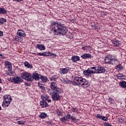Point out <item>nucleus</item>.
I'll list each match as a JSON object with an SVG mask.
<instances>
[{"instance_id": "24", "label": "nucleus", "mask_w": 126, "mask_h": 126, "mask_svg": "<svg viewBox=\"0 0 126 126\" xmlns=\"http://www.w3.org/2000/svg\"><path fill=\"white\" fill-rule=\"evenodd\" d=\"M53 91H56V92L57 93H58L59 94H62V93H63V90L59 88L58 87H56V89Z\"/></svg>"}, {"instance_id": "34", "label": "nucleus", "mask_w": 126, "mask_h": 126, "mask_svg": "<svg viewBox=\"0 0 126 126\" xmlns=\"http://www.w3.org/2000/svg\"><path fill=\"white\" fill-rule=\"evenodd\" d=\"M60 121H61V122H63V123H65V122H66V121H67V120L65 116H64L63 117H62L60 119Z\"/></svg>"}, {"instance_id": "51", "label": "nucleus", "mask_w": 126, "mask_h": 126, "mask_svg": "<svg viewBox=\"0 0 126 126\" xmlns=\"http://www.w3.org/2000/svg\"><path fill=\"white\" fill-rule=\"evenodd\" d=\"M2 36H3V32L0 31V36L2 37Z\"/></svg>"}, {"instance_id": "53", "label": "nucleus", "mask_w": 126, "mask_h": 126, "mask_svg": "<svg viewBox=\"0 0 126 126\" xmlns=\"http://www.w3.org/2000/svg\"><path fill=\"white\" fill-rule=\"evenodd\" d=\"M0 58H1V59H4V56H2V54H0Z\"/></svg>"}, {"instance_id": "61", "label": "nucleus", "mask_w": 126, "mask_h": 126, "mask_svg": "<svg viewBox=\"0 0 126 126\" xmlns=\"http://www.w3.org/2000/svg\"><path fill=\"white\" fill-rule=\"evenodd\" d=\"M77 112H78V109H75V113H77Z\"/></svg>"}, {"instance_id": "43", "label": "nucleus", "mask_w": 126, "mask_h": 126, "mask_svg": "<svg viewBox=\"0 0 126 126\" xmlns=\"http://www.w3.org/2000/svg\"><path fill=\"white\" fill-rule=\"evenodd\" d=\"M21 37L22 36H18V39H19L18 42L19 43H21V42L22 41H23V38H22Z\"/></svg>"}, {"instance_id": "40", "label": "nucleus", "mask_w": 126, "mask_h": 126, "mask_svg": "<svg viewBox=\"0 0 126 126\" xmlns=\"http://www.w3.org/2000/svg\"><path fill=\"white\" fill-rule=\"evenodd\" d=\"M96 117L97 118V119H100V120H102L103 116L100 115V114H97Z\"/></svg>"}, {"instance_id": "10", "label": "nucleus", "mask_w": 126, "mask_h": 126, "mask_svg": "<svg viewBox=\"0 0 126 126\" xmlns=\"http://www.w3.org/2000/svg\"><path fill=\"white\" fill-rule=\"evenodd\" d=\"M113 56L112 55H108L107 56L104 60V62L105 63H107L108 64H110L111 61L112 60V58Z\"/></svg>"}, {"instance_id": "2", "label": "nucleus", "mask_w": 126, "mask_h": 126, "mask_svg": "<svg viewBox=\"0 0 126 126\" xmlns=\"http://www.w3.org/2000/svg\"><path fill=\"white\" fill-rule=\"evenodd\" d=\"M12 100V98L11 96L8 95H4L3 96V101L2 104V107L3 108H6V107H8L9 105H10V102Z\"/></svg>"}, {"instance_id": "18", "label": "nucleus", "mask_w": 126, "mask_h": 126, "mask_svg": "<svg viewBox=\"0 0 126 126\" xmlns=\"http://www.w3.org/2000/svg\"><path fill=\"white\" fill-rule=\"evenodd\" d=\"M83 78L81 77H79V76L78 75H75L74 76V79L75 81H77L78 82H81Z\"/></svg>"}, {"instance_id": "42", "label": "nucleus", "mask_w": 126, "mask_h": 126, "mask_svg": "<svg viewBox=\"0 0 126 126\" xmlns=\"http://www.w3.org/2000/svg\"><path fill=\"white\" fill-rule=\"evenodd\" d=\"M119 122L121 123V124L122 123H125V119H124V118H119Z\"/></svg>"}, {"instance_id": "21", "label": "nucleus", "mask_w": 126, "mask_h": 126, "mask_svg": "<svg viewBox=\"0 0 126 126\" xmlns=\"http://www.w3.org/2000/svg\"><path fill=\"white\" fill-rule=\"evenodd\" d=\"M39 117L40 119H45V118H48L49 116L46 113L42 112L40 115H39Z\"/></svg>"}, {"instance_id": "22", "label": "nucleus", "mask_w": 126, "mask_h": 126, "mask_svg": "<svg viewBox=\"0 0 126 126\" xmlns=\"http://www.w3.org/2000/svg\"><path fill=\"white\" fill-rule=\"evenodd\" d=\"M50 98V96L47 94H42L41 95V99L43 101H48V99Z\"/></svg>"}, {"instance_id": "38", "label": "nucleus", "mask_w": 126, "mask_h": 126, "mask_svg": "<svg viewBox=\"0 0 126 126\" xmlns=\"http://www.w3.org/2000/svg\"><path fill=\"white\" fill-rule=\"evenodd\" d=\"M57 114L58 115V116H61V117H63V112H62V111H57Z\"/></svg>"}, {"instance_id": "47", "label": "nucleus", "mask_w": 126, "mask_h": 126, "mask_svg": "<svg viewBox=\"0 0 126 126\" xmlns=\"http://www.w3.org/2000/svg\"><path fill=\"white\" fill-rule=\"evenodd\" d=\"M88 48V46H86L85 47H82V49L84 51H86Z\"/></svg>"}, {"instance_id": "7", "label": "nucleus", "mask_w": 126, "mask_h": 126, "mask_svg": "<svg viewBox=\"0 0 126 126\" xmlns=\"http://www.w3.org/2000/svg\"><path fill=\"white\" fill-rule=\"evenodd\" d=\"M65 117L67 121H69V120L70 119L71 120V121H72V122H73V123H76V122H77L78 121V119L72 117V116H71V115H70V114L69 113H67V115L65 116Z\"/></svg>"}, {"instance_id": "39", "label": "nucleus", "mask_w": 126, "mask_h": 126, "mask_svg": "<svg viewBox=\"0 0 126 126\" xmlns=\"http://www.w3.org/2000/svg\"><path fill=\"white\" fill-rule=\"evenodd\" d=\"M73 85H76V86H78L80 85V82H73Z\"/></svg>"}, {"instance_id": "49", "label": "nucleus", "mask_w": 126, "mask_h": 126, "mask_svg": "<svg viewBox=\"0 0 126 126\" xmlns=\"http://www.w3.org/2000/svg\"><path fill=\"white\" fill-rule=\"evenodd\" d=\"M25 85H26V86H30L31 85V83H25Z\"/></svg>"}, {"instance_id": "9", "label": "nucleus", "mask_w": 126, "mask_h": 126, "mask_svg": "<svg viewBox=\"0 0 126 126\" xmlns=\"http://www.w3.org/2000/svg\"><path fill=\"white\" fill-rule=\"evenodd\" d=\"M4 64L8 70L11 71L12 70V64H11V63L9 61H5Z\"/></svg>"}, {"instance_id": "57", "label": "nucleus", "mask_w": 126, "mask_h": 126, "mask_svg": "<svg viewBox=\"0 0 126 126\" xmlns=\"http://www.w3.org/2000/svg\"><path fill=\"white\" fill-rule=\"evenodd\" d=\"M64 82H65V83H68V82H69V81L68 80H65L64 81Z\"/></svg>"}, {"instance_id": "28", "label": "nucleus", "mask_w": 126, "mask_h": 126, "mask_svg": "<svg viewBox=\"0 0 126 126\" xmlns=\"http://www.w3.org/2000/svg\"><path fill=\"white\" fill-rule=\"evenodd\" d=\"M114 47H120V45H121V44H120V43H119V42H120L119 40H114Z\"/></svg>"}, {"instance_id": "27", "label": "nucleus", "mask_w": 126, "mask_h": 126, "mask_svg": "<svg viewBox=\"0 0 126 126\" xmlns=\"http://www.w3.org/2000/svg\"><path fill=\"white\" fill-rule=\"evenodd\" d=\"M120 85L123 88H126V82L125 81H123L120 83Z\"/></svg>"}, {"instance_id": "16", "label": "nucleus", "mask_w": 126, "mask_h": 126, "mask_svg": "<svg viewBox=\"0 0 126 126\" xmlns=\"http://www.w3.org/2000/svg\"><path fill=\"white\" fill-rule=\"evenodd\" d=\"M40 105L41 108H47L48 103L45 100H41L40 101Z\"/></svg>"}, {"instance_id": "23", "label": "nucleus", "mask_w": 126, "mask_h": 126, "mask_svg": "<svg viewBox=\"0 0 126 126\" xmlns=\"http://www.w3.org/2000/svg\"><path fill=\"white\" fill-rule=\"evenodd\" d=\"M24 65L25 66L28 68H32V67H33L32 64H30L29 63H28V62H25L24 63Z\"/></svg>"}, {"instance_id": "1", "label": "nucleus", "mask_w": 126, "mask_h": 126, "mask_svg": "<svg viewBox=\"0 0 126 126\" xmlns=\"http://www.w3.org/2000/svg\"><path fill=\"white\" fill-rule=\"evenodd\" d=\"M50 30L56 35L63 36L68 32L66 27L63 26L61 22H52L50 25Z\"/></svg>"}, {"instance_id": "46", "label": "nucleus", "mask_w": 126, "mask_h": 126, "mask_svg": "<svg viewBox=\"0 0 126 126\" xmlns=\"http://www.w3.org/2000/svg\"><path fill=\"white\" fill-rule=\"evenodd\" d=\"M81 57L82 59H84V60H86V56L85 54H83V55L81 56Z\"/></svg>"}, {"instance_id": "56", "label": "nucleus", "mask_w": 126, "mask_h": 126, "mask_svg": "<svg viewBox=\"0 0 126 126\" xmlns=\"http://www.w3.org/2000/svg\"><path fill=\"white\" fill-rule=\"evenodd\" d=\"M47 101L48 103H51V102H52V100L51 99H49V98L48 99V100Z\"/></svg>"}, {"instance_id": "31", "label": "nucleus", "mask_w": 126, "mask_h": 126, "mask_svg": "<svg viewBox=\"0 0 126 126\" xmlns=\"http://www.w3.org/2000/svg\"><path fill=\"white\" fill-rule=\"evenodd\" d=\"M47 92L49 94V95H52V96L53 95V94H55V93H56V92L52 90H48Z\"/></svg>"}, {"instance_id": "19", "label": "nucleus", "mask_w": 126, "mask_h": 126, "mask_svg": "<svg viewBox=\"0 0 126 126\" xmlns=\"http://www.w3.org/2000/svg\"><path fill=\"white\" fill-rule=\"evenodd\" d=\"M57 87V83L56 82H52L51 83L50 88L52 90L54 91Z\"/></svg>"}, {"instance_id": "45", "label": "nucleus", "mask_w": 126, "mask_h": 126, "mask_svg": "<svg viewBox=\"0 0 126 126\" xmlns=\"http://www.w3.org/2000/svg\"><path fill=\"white\" fill-rule=\"evenodd\" d=\"M18 123L19 125H24V124H25V123H24V122H23V121H18Z\"/></svg>"}, {"instance_id": "33", "label": "nucleus", "mask_w": 126, "mask_h": 126, "mask_svg": "<svg viewBox=\"0 0 126 126\" xmlns=\"http://www.w3.org/2000/svg\"><path fill=\"white\" fill-rule=\"evenodd\" d=\"M5 22H6V19H4L3 18L0 19V24H4L5 23Z\"/></svg>"}, {"instance_id": "30", "label": "nucleus", "mask_w": 126, "mask_h": 126, "mask_svg": "<svg viewBox=\"0 0 126 126\" xmlns=\"http://www.w3.org/2000/svg\"><path fill=\"white\" fill-rule=\"evenodd\" d=\"M48 56H50V57H53V58H55V57H57V54L55 53H52L51 52L47 53Z\"/></svg>"}, {"instance_id": "60", "label": "nucleus", "mask_w": 126, "mask_h": 126, "mask_svg": "<svg viewBox=\"0 0 126 126\" xmlns=\"http://www.w3.org/2000/svg\"><path fill=\"white\" fill-rule=\"evenodd\" d=\"M15 0L16 1H18V2H19V1H22V0Z\"/></svg>"}, {"instance_id": "62", "label": "nucleus", "mask_w": 126, "mask_h": 126, "mask_svg": "<svg viewBox=\"0 0 126 126\" xmlns=\"http://www.w3.org/2000/svg\"><path fill=\"white\" fill-rule=\"evenodd\" d=\"M2 82V80H1V78H0V83H1Z\"/></svg>"}, {"instance_id": "48", "label": "nucleus", "mask_w": 126, "mask_h": 126, "mask_svg": "<svg viewBox=\"0 0 126 126\" xmlns=\"http://www.w3.org/2000/svg\"><path fill=\"white\" fill-rule=\"evenodd\" d=\"M18 36H16L14 38V40L15 41H17V42H18V41H19V39L18 38Z\"/></svg>"}, {"instance_id": "3", "label": "nucleus", "mask_w": 126, "mask_h": 126, "mask_svg": "<svg viewBox=\"0 0 126 126\" xmlns=\"http://www.w3.org/2000/svg\"><path fill=\"white\" fill-rule=\"evenodd\" d=\"M21 77H22L23 79H25V80H27V81H33V76L30 73H23L21 74Z\"/></svg>"}, {"instance_id": "32", "label": "nucleus", "mask_w": 126, "mask_h": 126, "mask_svg": "<svg viewBox=\"0 0 126 126\" xmlns=\"http://www.w3.org/2000/svg\"><path fill=\"white\" fill-rule=\"evenodd\" d=\"M91 70L92 69V71H94V73H96V70H97V67H92L89 68Z\"/></svg>"}, {"instance_id": "26", "label": "nucleus", "mask_w": 126, "mask_h": 126, "mask_svg": "<svg viewBox=\"0 0 126 126\" xmlns=\"http://www.w3.org/2000/svg\"><path fill=\"white\" fill-rule=\"evenodd\" d=\"M36 55L37 56H42L43 57H46V56H48V53L46 52H44L42 53H38Z\"/></svg>"}, {"instance_id": "11", "label": "nucleus", "mask_w": 126, "mask_h": 126, "mask_svg": "<svg viewBox=\"0 0 126 126\" xmlns=\"http://www.w3.org/2000/svg\"><path fill=\"white\" fill-rule=\"evenodd\" d=\"M71 60L73 63H77L80 61V57L77 55H74L71 57Z\"/></svg>"}, {"instance_id": "52", "label": "nucleus", "mask_w": 126, "mask_h": 126, "mask_svg": "<svg viewBox=\"0 0 126 126\" xmlns=\"http://www.w3.org/2000/svg\"><path fill=\"white\" fill-rule=\"evenodd\" d=\"M108 100H109V102H112V101H114V99H113V98H111V97H109Z\"/></svg>"}, {"instance_id": "6", "label": "nucleus", "mask_w": 126, "mask_h": 126, "mask_svg": "<svg viewBox=\"0 0 126 126\" xmlns=\"http://www.w3.org/2000/svg\"><path fill=\"white\" fill-rule=\"evenodd\" d=\"M53 101H59L61 98V95L59 93L55 92L54 94L52 95Z\"/></svg>"}, {"instance_id": "25", "label": "nucleus", "mask_w": 126, "mask_h": 126, "mask_svg": "<svg viewBox=\"0 0 126 126\" xmlns=\"http://www.w3.org/2000/svg\"><path fill=\"white\" fill-rule=\"evenodd\" d=\"M40 79H41L42 82H47L48 81V78L45 76H41Z\"/></svg>"}, {"instance_id": "12", "label": "nucleus", "mask_w": 126, "mask_h": 126, "mask_svg": "<svg viewBox=\"0 0 126 126\" xmlns=\"http://www.w3.org/2000/svg\"><path fill=\"white\" fill-rule=\"evenodd\" d=\"M17 34L18 36L20 37H22L23 38H24V37L26 36V33H25V32L21 30H19L17 31Z\"/></svg>"}, {"instance_id": "41", "label": "nucleus", "mask_w": 126, "mask_h": 126, "mask_svg": "<svg viewBox=\"0 0 126 126\" xmlns=\"http://www.w3.org/2000/svg\"><path fill=\"white\" fill-rule=\"evenodd\" d=\"M101 120L103 121H108V117L102 116Z\"/></svg>"}, {"instance_id": "64", "label": "nucleus", "mask_w": 126, "mask_h": 126, "mask_svg": "<svg viewBox=\"0 0 126 126\" xmlns=\"http://www.w3.org/2000/svg\"><path fill=\"white\" fill-rule=\"evenodd\" d=\"M47 123H48V125H50L51 124V122H48Z\"/></svg>"}, {"instance_id": "63", "label": "nucleus", "mask_w": 126, "mask_h": 126, "mask_svg": "<svg viewBox=\"0 0 126 126\" xmlns=\"http://www.w3.org/2000/svg\"><path fill=\"white\" fill-rule=\"evenodd\" d=\"M1 92V87H0V93Z\"/></svg>"}, {"instance_id": "14", "label": "nucleus", "mask_w": 126, "mask_h": 126, "mask_svg": "<svg viewBox=\"0 0 126 126\" xmlns=\"http://www.w3.org/2000/svg\"><path fill=\"white\" fill-rule=\"evenodd\" d=\"M68 70H69V68H63L60 69V73L61 74H66L68 72Z\"/></svg>"}, {"instance_id": "20", "label": "nucleus", "mask_w": 126, "mask_h": 126, "mask_svg": "<svg viewBox=\"0 0 126 126\" xmlns=\"http://www.w3.org/2000/svg\"><path fill=\"white\" fill-rule=\"evenodd\" d=\"M7 13V10L3 7H0V14H6Z\"/></svg>"}, {"instance_id": "36", "label": "nucleus", "mask_w": 126, "mask_h": 126, "mask_svg": "<svg viewBox=\"0 0 126 126\" xmlns=\"http://www.w3.org/2000/svg\"><path fill=\"white\" fill-rule=\"evenodd\" d=\"M123 76H123V74H117L116 75V77H117L118 79H120V80L123 79V78H122V77H123Z\"/></svg>"}, {"instance_id": "50", "label": "nucleus", "mask_w": 126, "mask_h": 126, "mask_svg": "<svg viewBox=\"0 0 126 126\" xmlns=\"http://www.w3.org/2000/svg\"><path fill=\"white\" fill-rule=\"evenodd\" d=\"M117 67H118L119 69H122L123 68V66L121 64L117 65Z\"/></svg>"}, {"instance_id": "44", "label": "nucleus", "mask_w": 126, "mask_h": 126, "mask_svg": "<svg viewBox=\"0 0 126 126\" xmlns=\"http://www.w3.org/2000/svg\"><path fill=\"white\" fill-rule=\"evenodd\" d=\"M67 38H68L69 39H72L73 37L72 36V35L70 34L69 35H66Z\"/></svg>"}, {"instance_id": "13", "label": "nucleus", "mask_w": 126, "mask_h": 126, "mask_svg": "<svg viewBox=\"0 0 126 126\" xmlns=\"http://www.w3.org/2000/svg\"><path fill=\"white\" fill-rule=\"evenodd\" d=\"M32 76L33 80H34V79L35 80H39V79H40V75L38 74V73L35 72H33Z\"/></svg>"}, {"instance_id": "5", "label": "nucleus", "mask_w": 126, "mask_h": 126, "mask_svg": "<svg viewBox=\"0 0 126 126\" xmlns=\"http://www.w3.org/2000/svg\"><path fill=\"white\" fill-rule=\"evenodd\" d=\"M12 82H14L15 84H19L21 82H23V79L21 77H14L12 79Z\"/></svg>"}, {"instance_id": "58", "label": "nucleus", "mask_w": 126, "mask_h": 126, "mask_svg": "<svg viewBox=\"0 0 126 126\" xmlns=\"http://www.w3.org/2000/svg\"><path fill=\"white\" fill-rule=\"evenodd\" d=\"M75 111V108H72V112H73V113H74Z\"/></svg>"}, {"instance_id": "4", "label": "nucleus", "mask_w": 126, "mask_h": 126, "mask_svg": "<svg viewBox=\"0 0 126 126\" xmlns=\"http://www.w3.org/2000/svg\"><path fill=\"white\" fill-rule=\"evenodd\" d=\"M80 85L84 87V88H88L89 86H90V83H89V81L85 79H82V81L80 82Z\"/></svg>"}, {"instance_id": "37", "label": "nucleus", "mask_w": 126, "mask_h": 126, "mask_svg": "<svg viewBox=\"0 0 126 126\" xmlns=\"http://www.w3.org/2000/svg\"><path fill=\"white\" fill-rule=\"evenodd\" d=\"M86 55V59H91V58H92V56L91 55V54H85Z\"/></svg>"}, {"instance_id": "8", "label": "nucleus", "mask_w": 126, "mask_h": 126, "mask_svg": "<svg viewBox=\"0 0 126 126\" xmlns=\"http://www.w3.org/2000/svg\"><path fill=\"white\" fill-rule=\"evenodd\" d=\"M106 71V69L103 66H97L96 67V73H104Z\"/></svg>"}, {"instance_id": "17", "label": "nucleus", "mask_w": 126, "mask_h": 126, "mask_svg": "<svg viewBox=\"0 0 126 126\" xmlns=\"http://www.w3.org/2000/svg\"><path fill=\"white\" fill-rule=\"evenodd\" d=\"M36 47L40 51H44V50H46V47L44 44H37L36 45Z\"/></svg>"}, {"instance_id": "35", "label": "nucleus", "mask_w": 126, "mask_h": 126, "mask_svg": "<svg viewBox=\"0 0 126 126\" xmlns=\"http://www.w3.org/2000/svg\"><path fill=\"white\" fill-rule=\"evenodd\" d=\"M51 80H52L53 81H55V80H57V79H58V78L57 77L56 75H54L52 76L50 78Z\"/></svg>"}, {"instance_id": "55", "label": "nucleus", "mask_w": 126, "mask_h": 126, "mask_svg": "<svg viewBox=\"0 0 126 126\" xmlns=\"http://www.w3.org/2000/svg\"><path fill=\"white\" fill-rule=\"evenodd\" d=\"M92 27H93V28H94V29H96V28H97L96 27V25H92Z\"/></svg>"}, {"instance_id": "54", "label": "nucleus", "mask_w": 126, "mask_h": 126, "mask_svg": "<svg viewBox=\"0 0 126 126\" xmlns=\"http://www.w3.org/2000/svg\"><path fill=\"white\" fill-rule=\"evenodd\" d=\"M41 89H44L45 88V87L44 86H38Z\"/></svg>"}, {"instance_id": "15", "label": "nucleus", "mask_w": 126, "mask_h": 126, "mask_svg": "<svg viewBox=\"0 0 126 126\" xmlns=\"http://www.w3.org/2000/svg\"><path fill=\"white\" fill-rule=\"evenodd\" d=\"M85 75H90V74H93L94 73V71H92L89 68L87 70H84L83 72Z\"/></svg>"}, {"instance_id": "59", "label": "nucleus", "mask_w": 126, "mask_h": 126, "mask_svg": "<svg viewBox=\"0 0 126 126\" xmlns=\"http://www.w3.org/2000/svg\"><path fill=\"white\" fill-rule=\"evenodd\" d=\"M8 80H9V81H11V82H12V78L11 77V78L8 79Z\"/></svg>"}, {"instance_id": "29", "label": "nucleus", "mask_w": 126, "mask_h": 126, "mask_svg": "<svg viewBox=\"0 0 126 126\" xmlns=\"http://www.w3.org/2000/svg\"><path fill=\"white\" fill-rule=\"evenodd\" d=\"M116 62H118V60L117 59H113V57H112L111 61L109 64H115Z\"/></svg>"}]
</instances>
